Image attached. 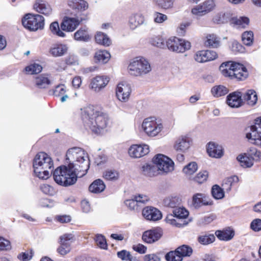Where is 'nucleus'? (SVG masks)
<instances>
[{"label":"nucleus","instance_id":"1","mask_svg":"<svg viewBox=\"0 0 261 261\" xmlns=\"http://www.w3.org/2000/svg\"><path fill=\"white\" fill-rule=\"evenodd\" d=\"M82 118L85 126L96 134H99L107 125L108 116L97 110L93 106L81 110Z\"/></svg>","mask_w":261,"mask_h":261},{"label":"nucleus","instance_id":"2","mask_svg":"<svg viewBox=\"0 0 261 261\" xmlns=\"http://www.w3.org/2000/svg\"><path fill=\"white\" fill-rule=\"evenodd\" d=\"M65 162L69 168L77 172L79 177L84 176L90 167L88 154L79 147L71 148L67 150Z\"/></svg>","mask_w":261,"mask_h":261},{"label":"nucleus","instance_id":"3","mask_svg":"<svg viewBox=\"0 0 261 261\" xmlns=\"http://www.w3.org/2000/svg\"><path fill=\"white\" fill-rule=\"evenodd\" d=\"M53 161L46 153L41 152L36 155L33 161L34 172L40 179H47L50 175L49 170L52 171Z\"/></svg>","mask_w":261,"mask_h":261},{"label":"nucleus","instance_id":"4","mask_svg":"<svg viewBox=\"0 0 261 261\" xmlns=\"http://www.w3.org/2000/svg\"><path fill=\"white\" fill-rule=\"evenodd\" d=\"M220 70L223 75L231 80H244L248 75V72L243 64L232 61L223 63Z\"/></svg>","mask_w":261,"mask_h":261},{"label":"nucleus","instance_id":"5","mask_svg":"<svg viewBox=\"0 0 261 261\" xmlns=\"http://www.w3.org/2000/svg\"><path fill=\"white\" fill-rule=\"evenodd\" d=\"M77 177H79L77 172L66 166L58 167L53 173V177L56 182L63 186L74 184Z\"/></svg>","mask_w":261,"mask_h":261},{"label":"nucleus","instance_id":"6","mask_svg":"<svg viewBox=\"0 0 261 261\" xmlns=\"http://www.w3.org/2000/svg\"><path fill=\"white\" fill-rule=\"evenodd\" d=\"M130 74L140 76L149 72L151 69L149 62L143 58L137 57L130 63L128 67Z\"/></svg>","mask_w":261,"mask_h":261},{"label":"nucleus","instance_id":"7","mask_svg":"<svg viewBox=\"0 0 261 261\" xmlns=\"http://www.w3.org/2000/svg\"><path fill=\"white\" fill-rule=\"evenodd\" d=\"M23 27L31 31L42 30L44 25V18L39 14H27L22 19Z\"/></svg>","mask_w":261,"mask_h":261},{"label":"nucleus","instance_id":"8","mask_svg":"<svg viewBox=\"0 0 261 261\" xmlns=\"http://www.w3.org/2000/svg\"><path fill=\"white\" fill-rule=\"evenodd\" d=\"M142 127L147 135L149 137H155L161 132L163 125L157 121L154 117H149L143 120Z\"/></svg>","mask_w":261,"mask_h":261},{"label":"nucleus","instance_id":"9","mask_svg":"<svg viewBox=\"0 0 261 261\" xmlns=\"http://www.w3.org/2000/svg\"><path fill=\"white\" fill-rule=\"evenodd\" d=\"M169 50L176 53H184L191 48V43L183 39L173 37L168 39L165 43Z\"/></svg>","mask_w":261,"mask_h":261},{"label":"nucleus","instance_id":"10","mask_svg":"<svg viewBox=\"0 0 261 261\" xmlns=\"http://www.w3.org/2000/svg\"><path fill=\"white\" fill-rule=\"evenodd\" d=\"M153 163L155 165L158 171H161L165 173L171 172L174 169V163L168 156L162 154L156 155L152 160Z\"/></svg>","mask_w":261,"mask_h":261},{"label":"nucleus","instance_id":"11","mask_svg":"<svg viewBox=\"0 0 261 261\" xmlns=\"http://www.w3.org/2000/svg\"><path fill=\"white\" fill-rule=\"evenodd\" d=\"M193 250L190 246L183 245L178 247L174 251L166 254L165 258L167 261H182L183 257L190 256Z\"/></svg>","mask_w":261,"mask_h":261},{"label":"nucleus","instance_id":"12","mask_svg":"<svg viewBox=\"0 0 261 261\" xmlns=\"http://www.w3.org/2000/svg\"><path fill=\"white\" fill-rule=\"evenodd\" d=\"M74 240V236L71 233H65L60 237V245L57 251L62 256H64L71 250V242Z\"/></svg>","mask_w":261,"mask_h":261},{"label":"nucleus","instance_id":"13","mask_svg":"<svg viewBox=\"0 0 261 261\" xmlns=\"http://www.w3.org/2000/svg\"><path fill=\"white\" fill-rule=\"evenodd\" d=\"M149 200L146 195L139 194L135 196L132 199L126 200L124 202L125 205L131 211H138Z\"/></svg>","mask_w":261,"mask_h":261},{"label":"nucleus","instance_id":"14","mask_svg":"<svg viewBox=\"0 0 261 261\" xmlns=\"http://www.w3.org/2000/svg\"><path fill=\"white\" fill-rule=\"evenodd\" d=\"M109 82V78L106 76L98 75L91 80L89 89L98 93L104 89Z\"/></svg>","mask_w":261,"mask_h":261},{"label":"nucleus","instance_id":"15","mask_svg":"<svg viewBox=\"0 0 261 261\" xmlns=\"http://www.w3.org/2000/svg\"><path fill=\"white\" fill-rule=\"evenodd\" d=\"M218 58V54L214 50H200L194 55V60L198 63H204L214 60Z\"/></svg>","mask_w":261,"mask_h":261},{"label":"nucleus","instance_id":"16","mask_svg":"<svg viewBox=\"0 0 261 261\" xmlns=\"http://www.w3.org/2000/svg\"><path fill=\"white\" fill-rule=\"evenodd\" d=\"M162 235V229L156 227L145 231L142 235V239L145 242L151 244L159 240Z\"/></svg>","mask_w":261,"mask_h":261},{"label":"nucleus","instance_id":"17","mask_svg":"<svg viewBox=\"0 0 261 261\" xmlns=\"http://www.w3.org/2000/svg\"><path fill=\"white\" fill-rule=\"evenodd\" d=\"M149 152V146L146 144L133 145L128 150L129 155L134 158H141Z\"/></svg>","mask_w":261,"mask_h":261},{"label":"nucleus","instance_id":"18","mask_svg":"<svg viewBox=\"0 0 261 261\" xmlns=\"http://www.w3.org/2000/svg\"><path fill=\"white\" fill-rule=\"evenodd\" d=\"M82 19L65 17L60 24L62 30L66 32H73L79 26Z\"/></svg>","mask_w":261,"mask_h":261},{"label":"nucleus","instance_id":"19","mask_svg":"<svg viewBox=\"0 0 261 261\" xmlns=\"http://www.w3.org/2000/svg\"><path fill=\"white\" fill-rule=\"evenodd\" d=\"M142 215L148 220L156 221L160 220L162 215L160 211L152 206H147L142 210Z\"/></svg>","mask_w":261,"mask_h":261},{"label":"nucleus","instance_id":"20","mask_svg":"<svg viewBox=\"0 0 261 261\" xmlns=\"http://www.w3.org/2000/svg\"><path fill=\"white\" fill-rule=\"evenodd\" d=\"M213 201L207 196L202 193H197L193 195L192 204L195 208H198L202 205H211Z\"/></svg>","mask_w":261,"mask_h":261},{"label":"nucleus","instance_id":"21","mask_svg":"<svg viewBox=\"0 0 261 261\" xmlns=\"http://www.w3.org/2000/svg\"><path fill=\"white\" fill-rule=\"evenodd\" d=\"M215 7L213 1H207L202 5H198L192 9V13L196 15L202 16L211 11Z\"/></svg>","mask_w":261,"mask_h":261},{"label":"nucleus","instance_id":"22","mask_svg":"<svg viewBox=\"0 0 261 261\" xmlns=\"http://www.w3.org/2000/svg\"><path fill=\"white\" fill-rule=\"evenodd\" d=\"M130 91V87L128 85L119 83L116 88V96L120 101H126L129 98Z\"/></svg>","mask_w":261,"mask_h":261},{"label":"nucleus","instance_id":"23","mask_svg":"<svg viewBox=\"0 0 261 261\" xmlns=\"http://www.w3.org/2000/svg\"><path fill=\"white\" fill-rule=\"evenodd\" d=\"M34 9L37 12L45 16H49L52 13L50 6L43 0H36L33 6Z\"/></svg>","mask_w":261,"mask_h":261},{"label":"nucleus","instance_id":"24","mask_svg":"<svg viewBox=\"0 0 261 261\" xmlns=\"http://www.w3.org/2000/svg\"><path fill=\"white\" fill-rule=\"evenodd\" d=\"M250 132L246 134V138L255 145L261 147V132L258 130L256 125H252Z\"/></svg>","mask_w":261,"mask_h":261},{"label":"nucleus","instance_id":"25","mask_svg":"<svg viewBox=\"0 0 261 261\" xmlns=\"http://www.w3.org/2000/svg\"><path fill=\"white\" fill-rule=\"evenodd\" d=\"M227 103L231 107L238 108L243 103L242 94L240 92H234L227 97Z\"/></svg>","mask_w":261,"mask_h":261},{"label":"nucleus","instance_id":"26","mask_svg":"<svg viewBox=\"0 0 261 261\" xmlns=\"http://www.w3.org/2000/svg\"><path fill=\"white\" fill-rule=\"evenodd\" d=\"M207 152L210 156L215 158H220L223 155L222 146L214 142H210L208 144Z\"/></svg>","mask_w":261,"mask_h":261},{"label":"nucleus","instance_id":"27","mask_svg":"<svg viewBox=\"0 0 261 261\" xmlns=\"http://www.w3.org/2000/svg\"><path fill=\"white\" fill-rule=\"evenodd\" d=\"M190 146V139L185 136H181L176 140L174 145V148L177 151L185 152Z\"/></svg>","mask_w":261,"mask_h":261},{"label":"nucleus","instance_id":"28","mask_svg":"<svg viewBox=\"0 0 261 261\" xmlns=\"http://www.w3.org/2000/svg\"><path fill=\"white\" fill-rule=\"evenodd\" d=\"M145 18L140 12H137L132 14L129 17V24L130 28L134 30L138 26L144 23Z\"/></svg>","mask_w":261,"mask_h":261},{"label":"nucleus","instance_id":"29","mask_svg":"<svg viewBox=\"0 0 261 261\" xmlns=\"http://www.w3.org/2000/svg\"><path fill=\"white\" fill-rule=\"evenodd\" d=\"M68 50V47L65 44H55L49 49L50 54L55 57H61L65 54Z\"/></svg>","mask_w":261,"mask_h":261},{"label":"nucleus","instance_id":"30","mask_svg":"<svg viewBox=\"0 0 261 261\" xmlns=\"http://www.w3.org/2000/svg\"><path fill=\"white\" fill-rule=\"evenodd\" d=\"M215 234L220 240L227 241L232 239L234 235V232L228 227L222 230H217L215 232Z\"/></svg>","mask_w":261,"mask_h":261},{"label":"nucleus","instance_id":"31","mask_svg":"<svg viewBox=\"0 0 261 261\" xmlns=\"http://www.w3.org/2000/svg\"><path fill=\"white\" fill-rule=\"evenodd\" d=\"M68 6L75 10L83 11L88 8V3L84 0H69Z\"/></svg>","mask_w":261,"mask_h":261},{"label":"nucleus","instance_id":"32","mask_svg":"<svg viewBox=\"0 0 261 261\" xmlns=\"http://www.w3.org/2000/svg\"><path fill=\"white\" fill-rule=\"evenodd\" d=\"M142 174L148 177L157 175L159 173L155 164H145L142 167Z\"/></svg>","mask_w":261,"mask_h":261},{"label":"nucleus","instance_id":"33","mask_svg":"<svg viewBox=\"0 0 261 261\" xmlns=\"http://www.w3.org/2000/svg\"><path fill=\"white\" fill-rule=\"evenodd\" d=\"M243 101H245L249 105H255L257 100L256 92L254 90H248L245 93L242 94Z\"/></svg>","mask_w":261,"mask_h":261},{"label":"nucleus","instance_id":"34","mask_svg":"<svg viewBox=\"0 0 261 261\" xmlns=\"http://www.w3.org/2000/svg\"><path fill=\"white\" fill-rule=\"evenodd\" d=\"M220 39L215 34H208L206 36L204 41V45L206 47L217 48L220 46Z\"/></svg>","mask_w":261,"mask_h":261},{"label":"nucleus","instance_id":"35","mask_svg":"<svg viewBox=\"0 0 261 261\" xmlns=\"http://www.w3.org/2000/svg\"><path fill=\"white\" fill-rule=\"evenodd\" d=\"M106 188L104 182L100 179H97L94 180L89 186V190L91 192L94 193H99Z\"/></svg>","mask_w":261,"mask_h":261},{"label":"nucleus","instance_id":"36","mask_svg":"<svg viewBox=\"0 0 261 261\" xmlns=\"http://www.w3.org/2000/svg\"><path fill=\"white\" fill-rule=\"evenodd\" d=\"M35 84L38 88L44 89L50 84V81L46 75L41 74L35 78Z\"/></svg>","mask_w":261,"mask_h":261},{"label":"nucleus","instance_id":"37","mask_svg":"<svg viewBox=\"0 0 261 261\" xmlns=\"http://www.w3.org/2000/svg\"><path fill=\"white\" fill-rule=\"evenodd\" d=\"M180 203L181 199L177 196L166 197L163 200L164 206L174 209L179 206Z\"/></svg>","mask_w":261,"mask_h":261},{"label":"nucleus","instance_id":"38","mask_svg":"<svg viewBox=\"0 0 261 261\" xmlns=\"http://www.w3.org/2000/svg\"><path fill=\"white\" fill-rule=\"evenodd\" d=\"M111 57L109 52L105 50H99L95 53L94 59L97 62L106 63L108 62Z\"/></svg>","mask_w":261,"mask_h":261},{"label":"nucleus","instance_id":"39","mask_svg":"<svg viewBox=\"0 0 261 261\" xmlns=\"http://www.w3.org/2000/svg\"><path fill=\"white\" fill-rule=\"evenodd\" d=\"M74 39L77 41H88L90 36L86 28H81L74 34Z\"/></svg>","mask_w":261,"mask_h":261},{"label":"nucleus","instance_id":"40","mask_svg":"<svg viewBox=\"0 0 261 261\" xmlns=\"http://www.w3.org/2000/svg\"><path fill=\"white\" fill-rule=\"evenodd\" d=\"M95 39L96 43L105 46H109L111 44V40L107 35L102 32L97 33Z\"/></svg>","mask_w":261,"mask_h":261},{"label":"nucleus","instance_id":"41","mask_svg":"<svg viewBox=\"0 0 261 261\" xmlns=\"http://www.w3.org/2000/svg\"><path fill=\"white\" fill-rule=\"evenodd\" d=\"M66 93V88L64 85H58L53 91V94L56 97H61V101L63 102L68 98Z\"/></svg>","mask_w":261,"mask_h":261},{"label":"nucleus","instance_id":"42","mask_svg":"<svg viewBox=\"0 0 261 261\" xmlns=\"http://www.w3.org/2000/svg\"><path fill=\"white\" fill-rule=\"evenodd\" d=\"M228 91V89L223 85L215 86L211 89L212 95L216 97L224 96L227 94Z\"/></svg>","mask_w":261,"mask_h":261},{"label":"nucleus","instance_id":"43","mask_svg":"<svg viewBox=\"0 0 261 261\" xmlns=\"http://www.w3.org/2000/svg\"><path fill=\"white\" fill-rule=\"evenodd\" d=\"M49 30L53 35L58 37H65L66 36L61 27L60 28L59 23L57 21H54L50 24Z\"/></svg>","mask_w":261,"mask_h":261},{"label":"nucleus","instance_id":"44","mask_svg":"<svg viewBox=\"0 0 261 261\" xmlns=\"http://www.w3.org/2000/svg\"><path fill=\"white\" fill-rule=\"evenodd\" d=\"M237 160L240 162V165L244 168L250 167L253 164L252 159L250 158L246 153L244 155H239L237 157Z\"/></svg>","mask_w":261,"mask_h":261},{"label":"nucleus","instance_id":"45","mask_svg":"<svg viewBox=\"0 0 261 261\" xmlns=\"http://www.w3.org/2000/svg\"><path fill=\"white\" fill-rule=\"evenodd\" d=\"M231 22L241 28H245L249 23V19L247 17H234L231 19Z\"/></svg>","mask_w":261,"mask_h":261},{"label":"nucleus","instance_id":"46","mask_svg":"<svg viewBox=\"0 0 261 261\" xmlns=\"http://www.w3.org/2000/svg\"><path fill=\"white\" fill-rule=\"evenodd\" d=\"M103 177L111 181L117 180L119 177V173L115 170H107L103 173Z\"/></svg>","mask_w":261,"mask_h":261},{"label":"nucleus","instance_id":"47","mask_svg":"<svg viewBox=\"0 0 261 261\" xmlns=\"http://www.w3.org/2000/svg\"><path fill=\"white\" fill-rule=\"evenodd\" d=\"M155 2L156 6L159 8L169 10L173 8L174 0H155Z\"/></svg>","mask_w":261,"mask_h":261},{"label":"nucleus","instance_id":"48","mask_svg":"<svg viewBox=\"0 0 261 261\" xmlns=\"http://www.w3.org/2000/svg\"><path fill=\"white\" fill-rule=\"evenodd\" d=\"M211 194L216 199H221L224 197L223 189L218 185H215L212 187Z\"/></svg>","mask_w":261,"mask_h":261},{"label":"nucleus","instance_id":"49","mask_svg":"<svg viewBox=\"0 0 261 261\" xmlns=\"http://www.w3.org/2000/svg\"><path fill=\"white\" fill-rule=\"evenodd\" d=\"M173 215L178 219L186 218L189 215V212L185 208L178 206L173 210Z\"/></svg>","mask_w":261,"mask_h":261},{"label":"nucleus","instance_id":"50","mask_svg":"<svg viewBox=\"0 0 261 261\" xmlns=\"http://www.w3.org/2000/svg\"><path fill=\"white\" fill-rule=\"evenodd\" d=\"M215 240L214 234H204L198 237V241L201 244L206 245L213 243Z\"/></svg>","mask_w":261,"mask_h":261},{"label":"nucleus","instance_id":"51","mask_svg":"<svg viewBox=\"0 0 261 261\" xmlns=\"http://www.w3.org/2000/svg\"><path fill=\"white\" fill-rule=\"evenodd\" d=\"M246 154L252 159L253 161H259L261 159V152L254 147H250L247 151Z\"/></svg>","mask_w":261,"mask_h":261},{"label":"nucleus","instance_id":"52","mask_svg":"<svg viewBox=\"0 0 261 261\" xmlns=\"http://www.w3.org/2000/svg\"><path fill=\"white\" fill-rule=\"evenodd\" d=\"M198 169V166L196 162H193L188 164L182 169L184 173L187 175H192L195 173Z\"/></svg>","mask_w":261,"mask_h":261},{"label":"nucleus","instance_id":"53","mask_svg":"<svg viewBox=\"0 0 261 261\" xmlns=\"http://www.w3.org/2000/svg\"><path fill=\"white\" fill-rule=\"evenodd\" d=\"M34 252L32 248L19 253L17 258L21 261H29L31 260L33 256Z\"/></svg>","mask_w":261,"mask_h":261},{"label":"nucleus","instance_id":"54","mask_svg":"<svg viewBox=\"0 0 261 261\" xmlns=\"http://www.w3.org/2000/svg\"><path fill=\"white\" fill-rule=\"evenodd\" d=\"M42 70V66L38 64H31L25 67V71L29 74H37L40 73Z\"/></svg>","mask_w":261,"mask_h":261},{"label":"nucleus","instance_id":"55","mask_svg":"<svg viewBox=\"0 0 261 261\" xmlns=\"http://www.w3.org/2000/svg\"><path fill=\"white\" fill-rule=\"evenodd\" d=\"M149 42L153 46L164 48L166 47L165 43L163 38L160 36H155L150 38Z\"/></svg>","mask_w":261,"mask_h":261},{"label":"nucleus","instance_id":"56","mask_svg":"<svg viewBox=\"0 0 261 261\" xmlns=\"http://www.w3.org/2000/svg\"><path fill=\"white\" fill-rule=\"evenodd\" d=\"M242 38L244 44L250 46L253 42V33L252 31L245 32L243 33Z\"/></svg>","mask_w":261,"mask_h":261},{"label":"nucleus","instance_id":"57","mask_svg":"<svg viewBox=\"0 0 261 261\" xmlns=\"http://www.w3.org/2000/svg\"><path fill=\"white\" fill-rule=\"evenodd\" d=\"M208 175L206 171H201L194 177V180L199 184H202L207 180Z\"/></svg>","mask_w":261,"mask_h":261},{"label":"nucleus","instance_id":"58","mask_svg":"<svg viewBox=\"0 0 261 261\" xmlns=\"http://www.w3.org/2000/svg\"><path fill=\"white\" fill-rule=\"evenodd\" d=\"M95 241L97 245L102 249L107 248V244L105 237L101 234H97L95 237Z\"/></svg>","mask_w":261,"mask_h":261},{"label":"nucleus","instance_id":"59","mask_svg":"<svg viewBox=\"0 0 261 261\" xmlns=\"http://www.w3.org/2000/svg\"><path fill=\"white\" fill-rule=\"evenodd\" d=\"M238 179V178L236 176L233 177H228L227 179H226L222 184V187L223 189L225 190L227 192H229L230 191L231 189V186L232 184L233 181L234 180V179Z\"/></svg>","mask_w":261,"mask_h":261},{"label":"nucleus","instance_id":"60","mask_svg":"<svg viewBox=\"0 0 261 261\" xmlns=\"http://www.w3.org/2000/svg\"><path fill=\"white\" fill-rule=\"evenodd\" d=\"M153 16L154 22L158 23H163L168 19L166 15L158 12H154Z\"/></svg>","mask_w":261,"mask_h":261},{"label":"nucleus","instance_id":"61","mask_svg":"<svg viewBox=\"0 0 261 261\" xmlns=\"http://www.w3.org/2000/svg\"><path fill=\"white\" fill-rule=\"evenodd\" d=\"M40 190L41 191L47 195H53L54 193V189L53 187L47 184H43L40 186Z\"/></svg>","mask_w":261,"mask_h":261},{"label":"nucleus","instance_id":"62","mask_svg":"<svg viewBox=\"0 0 261 261\" xmlns=\"http://www.w3.org/2000/svg\"><path fill=\"white\" fill-rule=\"evenodd\" d=\"M117 254L119 258L125 261H128L130 256V252L125 250H123L118 252Z\"/></svg>","mask_w":261,"mask_h":261},{"label":"nucleus","instance_id":"63","mask_svg":"<svg viewBox=\"0 0 261 261\" xmlns=\"http://www.w3.org/2000/svg\"><path fill=\"white\" fill-rule=\"evenodd\" d=\"M231 49L235 53H243L244 50V47L238 42L233 41L232 44Z\"/></svg>","mask_w":261,"mask_h":261},{"label":"nucleus","instance_id":"64","mask_svg":"<svg viewBox=\"0 0 261 261\" xmlns=\"http://www.w3.org/2000/svg\"><path fill=\"white\" fill-rule=\"evenodd\" d=\"M251 228L255 231L261 230V219H256L254 220L250 224Z\"/></svg>","mask_w":261,"mask_h":261}]
</instances>
